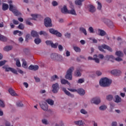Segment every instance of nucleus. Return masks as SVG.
Segmentation results:
<instances>
[{
    "label": "nucleus",
    "instance_id": "obj_62",
    "mask_svg": "<svg viewBox=\"0 0 126 126\" xmlns=\"http://www.w3.org/2000/svg\"><path fill=\"white\" fill-rule=\"evenodd\" d=\"M115 61H117V62H122V61H123V59L120 57H118L115 58Z\"/></svg>",
    "mask_w": 126,
    "mask_h": 126
},
{
    "label": "nucleus",
    "instance_id": "obj_45",
    "mask_svg": "<svg viewBox=\"0 0 126 126\" xmlns=\"http://www.w3.org/2000/svg\"><path fill=\"white\" fill-rule=\"evenodd\" d=\"M18 28L19 29H20L21 30H23L24 29V25H23V24H20L18 26Z\"/></svg>",
    "mask_w": 126,
    "mask_h": 126
},
{
    "label": "nucleus",
    "instance_id": "obj_2",
    "mask_svg": "<svg viewBox=\"0 0 126 126\" xmlns=\"http://www.w3.org/2000/svg\"><path fill=\"white\" fill-rule=\"evenodd\" d=\"M112 83L111 79H101L99 81V85L101 87H108Z\"/></svg>",
    "mask_w": 126,
    "mask_h": 126
},
{
    "label": "nucleus",
    "instance_id": "obj_26",
    "mask_svg": "<svg viewBox=\"0 0 126 126\" xmlns=\"http://www.w3.org/2000/svg\"><path fill=\"white\" fill-rule=\"evenodd\" d=\"M14 61H16V65L17 66H18V67H20V66H21V63H20V61L19 59L15 58Z\"/></svg>",
    "mask_w": 126,
    "mask_h": 126
},
{
    "label": "nucleus",
    "instance_id": "obj_14",
    "mask_svg": "<svg viewBox=\"0 0 126 126\" xmlns=\"http://www.w3.org/2000/svg\"><path fill=\"white\" fill-rule=\"evenodd\" d=\"M29 69H30L31 70H38V69H39V66L31 65L29 67Z\"/></svg>",
    "mask_w": 126,
    "mask_h": 126
},
{
    "label": "nucleus",
    "instance_id": "obj_49",
    "mask_svg": "<svg viewBox=\"0 0 126 126\" xmlns=\"http://www.w3.org/2000/svg\"><path fill=\"white\" fill-rule=\"evenodd\" d=\"M45 43L47 46H52V44H53V42L51 40H47Z\"/></svg>",
    "mask_w": 126,
    "mask_h": 126
},
{
    "label": "nucleus",
    "instance_id": "obj_25",
    "mask_svg": "<svg viewBox=\"0 0 126 126\" xmlns=\"http://www.w3.org/2000/svg\"><path fill=\"white\" fill-rule=\"evenodd\" d=\"M4 51L5 52H8L9 51H10L12 50V46H6L3 48Z\"/></svg>",
    "mask_w": 126,
    "mask_h": 126
},
{
    "label": "nucleus",
    "instance_id": "obj_7",
    "mask_svg": "<svg viewBox=\"0 0 126 126\" xmlns=\"http://www.w3.org/2000/svg\"><path fill=\"white\" fill-rule=\"evenodd\" d=\"M52 92L53 93L56 94L59 92L60 90V85L58 83H55L52 85Z\"/></svg>",
    "mask_w": 126,
    "mask_h": 126
},
{
    "label": "nucleus",
    "instance_id": "obj_16",
    "mask_svg": "<svg viewBox=\"0 0 126 126\" xmlns=\"http://www.w3.org/2000/svg\"><path fill=\"white\" fill-rule=\"evenodd\" d=\"M51 58L53 61H56V60H58V58H59V55L57 53H53L51 55Z\"/></svg>",
    "mask_w": 126,
    "mask_h": 126
},
{
    "label": "nucleus",
    "instance_id": "obj_56",
    "mask_svg": "<svg viewBox=\"0 0 126 126\" xmlns=\"http://www.w3.org/2000/svg\"><path fill=\"white\" fill-rule=\"evenodd\" d=\"M11 71L15 74H17V70H16V69H15L14 68H12L11 69Z\"/></svg>",
    "mask_w": 126,
    "mask_h": 126
},
{
    "label": "nucleus",
    "instance_id": "obj_57",
    "mask_svg": "<svg viewBox=\"0 0 126 126\" xmlns=\"http://www.w3.org/2000/svg\"><path fill=\"white\" fill-rule=\"evenodd\" d=\"M95 73L96 74V75H97V76H100L101 75H102V72H101V71L97 70L95 72Z\"/></svg>",
    "mask_w": 126,
    "mask_h": 126
},
{
    "label": "nucleus",
    "instance_id": "obj_27",
    "mask_svg": "<svg viewBox=\"0 0 126 126\" xmlns=\"http://www.w3.org/2000/svg\"><path fill=\"white\" fill-rule=\"evenodd\" d=\"M98 32L99 33L100 36H105L106 34V32H105V31L100 29L98 30Z\"/></svg>",
    "mask_w": 126,
    "mask_h": 126
},
{
    "label": "nucleus",
    "instance_id": "obj_41",
    "mask_svg": "<svg viewBox=\"0 0 126 126\" xmlns=\"http://www.w3.org/2000/svg\"><path fill=\"white\" fill-rule=\"evenodd\" d=\"M16 105L17 107H22L23 106V103L21 101H18L17 102Z\"/></svg>",
    "mask_w": 126,
    "mask_h": 126
},
{
    "label": "nucleus",
    "instance_id": "obj_38",
    "mask_svg": "<svg viewBox=\"0 0 126 126\" xmlns=\"http://www.w3.org/2000/svg\"><path fill=\"white\" fill-rule=\"evenodd\" d=\"M58 45H59V43H54L52 42L51 46L52 48H53L54 49H57L58 48Z\"/></svg>",
    "mask_w": 126,
    "mask_h": 126
},
{
    "label": "nucleus",
    "instance_id": "obj_39",
    "mask_svg": "<svg viewBox=\"0 0 126 126\" xmlns=\"http://www.w3.org/2000/svg\"><path fill=\"white\" fill-rule=\"evenodd\" d=\"M22 61H23V64H22L23 67L26 68V67H27V63L26 62V61H25V60H24V59H23Z\"/></svg>",
    "mask_w": 126,
    "mask_h": 126
},
{
    "label": "nucleus",
    "instance_id": "obj_6",
    "mask_svg": "<svg viewBox=\"0 0 126 126\" xmlns=\"http://www.w3.org/2000/svg\"><path fill=\"white\" fill-rule=\"evenodd\" d=\"M102 22H104L105 24H106L109 28H114V24L113 23V22L110 20L104 18L102 19Z\"/></svg>",
    "mask_w": 126,
    "mask_h": 126
},
{
    "label": "nucleus",
    "instance_id": "obj_11",
    "mask_svg": "<svg viewBox=\"0 0 126 126\" xmlns=\"http://www.w3.org/2000/svg\"><path fill=\"white\" fill-rule=\"evenodd\" d=\"M91 102L93 104H95V105H98V104H100L101 102V99H100V98L99 97H94L91 100Z\"/></svg>",
    "mask_w": 126,
    "mask_h": 126
},
{
    "label": "nucleus",
    "instance_id": "obj_12",
    "mask_svg": "<svg viewBox=\"0 0 126 126\" xmlns=\"http://www.w3.org/2000/svg\"><path fill=\"white\" fill-rule=\"evenodd\" d=\"M87 8L90 11V12H91L92 13H93L94 12H95L96 11V9L95 8V6H94L93 5L89 4L87 5Z\"/></svg>",
    "mask_w": 126,
    "mask_h": 126
},
{
    "label": "nucleus",
    "instance_id": "obj_32",
    "mask_svg": "<svg viewBox=\"0 0 126 126\" xmlns=\"http://www.w3.org/2000/svg\"><path fill=\"white\" fill-rule=\"evenodd\" d=\"M83 1H84V0H76L75 2L77 5H82Z\"/></svg>",
    "mask_w": 126,
    "mask_h": 126
},
{
    "label": "nucleus",
    "instance_id": "obj_40",
    "mask_svg": "<svg viewBox=\"0 0 126 126\" xmlns=\"http://www.w3.org/2000/svg\"><path fill=\"white\" fill-rule=\"evenodd\" d=\"M75 75L76 76H81V73H80V71L79 70H77L75 72Z\"/></svg>",
    "mask_w": 126,
    "mask_h": 126
},
{
    "label": "nucleus",
    "instance_id": "obj_15",
    "mask_svg": "<svg viewBox=\"0 0 126 126\" xmlns=\"http://www.w3.org/2000/svg\"><path fill=\"white\" fill-rule=\"evenodd\" d=\"M8 92L10 95H11V96H18L16 93H15V91H14V90H13V89L12 88L9 89Z\"/></svg>",
    "mask_w": 126,
    "mask_h": 126
},
{
    "label": "nucleus",
    "instance_id": "obj_60",
    "mask_svg": "<svg viewBox=\"0 0 126 126\" xmlns=\"http://www.w3.org/2000/svg\"><path fill=\"white\" fill-rule=\"evenodd\" d=\"M0 107H1L2 108H4V103H3V101L0 100Z\"/></svg>",
    "mask_w": 126,
    "mask_h": 126
},
{
    "label": "nucleus",
    "instance_id": "obj_42",
    "mask_svg": "<svg viewBox=\"0 0 126 126\" xmlns=\"http://www.w3.org/2000/svg\"><path fill=\"white\" fill-rule=\"evenodd\" d=\"M106 109H107V106L105 105H101L99 107V110H100V111H105Z\"/></svg>",
    "mask_w": 126,
    "mask_h": 126
},
{
    "label": "nucleus",
    "instance_id": "obj_33",
    "mask_svg": "<svg viewBox=\"0 0 126 126\" xmlns=\"http://www.w3.org/2000/svg\"><path fill=\"white\" fill-rule=\"evenodd\" d=\"M41 42H42V41L41 40V39H40V38H39V37L35 38L34 39V43L36 45H39V44H40V43H41Z\"/></svg>",
    "mask_w": 126,
    "mask_h": 126
},
{
    "label": "nucleus",
    "instance_id": "obj_3",
    "mask_svg": "<svg viewBox=\"0 0 126 126\" xmlns=\"http://www.w3.org/2000/svg\"><path fill=\"white\" fill-rule=\"evenodd\" d=\"M98 49L100 51V52H103V53H106V51L104 50L103 49L107 50L109 52H113L112 48L105 44L98 46Z\"/></svg>",
    "mask_w": 126,
    "mask_h": 126
},
{
    "label": "nucleus",
    "instance_id": "obj_46",
    "mask_svg": "<svg viewBox=\"0 0 126 126\" xmlns=\"http://www.w3.org/2000/svg\"><path fill=\"white\" fill-rule=\"evenodd\" d=\"M106 58V59H108V60H110V59H112V60H115V57L113 55H107Z\"/></svg>",
    "mask_w": 126,
    "mask_h": 126
},
{
    "label": "nucleus",
    "instance_id": "obj_54",
    "mask_svg": "<svg viewBox=\"0 0 126 126\" xmlns=\"http://www.w3.org/2000/svg\"><path fill=\"white\" fill-rule=\"evenodd\" d=\"M58 49L60 52H63V47L62 45H58Z\"/></svg>",
    "mask_w": 126,
    "mask_h": 126
},
{
    "label": "nucleus",
    "instance_id": "obj_8",
    "mask_svg": "<svg viewBox=\"0 0 126 126\" xmlns=\"http://www.w3.org/2000/svg\"><path fill=\"white\" fill-rule=\"evenodd\" d=\"M49 32L53 35H56L57 37H62V36H63V35L60 32L54 29H49Z\"/></svg>",
    "mask_w": 126,
    "mask_h": 126
},
{
    "label": "nucleus",
    "instance_id": "obj_48",
    "mask_svg": "<svg viewBox=\"0 0 126 126\" xmlns=\"http://www.w3.org/2000/svg\"><path fill=\"white\" fill-rule=\"evenodd\" d=\"M107 100H108V101H111V100H113V95H108L106 97Z\"/></svg>",
    "mask_w": 126,
    "mask_h": 126
},
{
    "label": "nucleus",
    "instance_id": "obj_4",
    "mask_svg": "<svg viewBox=\"0 0 126 126\" xmlns=\"http://www.w3.org/2000/svg\"><path fill=\"white\" fill-rule=\"evenodd\" d=\"M74 69V68L73 67H71L67 70L66 74L65 75L66 79H72V72Z\"/></svg>",
    "mask_w": 126,
    "mask_h": 126
},
{
    "label": "nucleus",
    "instance_id": "obj_13",
    "mask_svg": "<svg viewBox=\"0 0 126 126\" xmlns=\"http://www.w3.org/2000/svg\"><path fill=\"white\" fill-rule=\"evenodd\" d=\"M63 91V92H64L65 94H66V95H67V96H69V97H71V98H73V97H74V95H73V94H70V93L68 91H67V90H66V89H65V88H63L62 89Z\"/></svg>",
    "mask_w": 126,
    "mask_h": 126
},
{
    "label": "nucleus",
    "instance_id": "obj_43",
    "mask_svg": "<svg viewBox=\"0 0 126 126\" xmlns=\"http://www.w3.org/2000/svg\"><path fill=\"white\" fill-rule=\"evenodd\" d=\"M31 39V35L29 34H28L26 36V41L28 42V40H30Z\"/></svg>",
    "mask_w": 126,
    "mask_h": 126
},
{
    "label": "nucleus",
    "instance_id": "obj_18",
    "mask_svg": "<svg viewBox=\"0 0 126 126\" xmlns=\"http://www.w3.org/2000/svg\"><path fill=\"white\" fill-rule=\"evenodd\" d=\"M31 16H32V18H30V20H37V18L41 16L38 14H32Z\"/></svg>",
    "mask_w": 126,
    "mask_h": 126
},
{
    "label": "nucleus",
    "instance_id": "obj_1",
    "mask_svg": "<svg viewBox=\"0 0 126 126\" xmlns=\"http://www.w3.org/2000/svg\"><path fill=\"white\" fill-rule=\"evenodd\" d=\"M8 3L9 4V10L12 11L16 16H20L21 15V13L19 12L16 6H13L11 4V3H12V1L11 0H9L8 1Z\"/></svg>",
    "mask_w": 126,
    "mask_h": 126
},
{
    "label": "nucleus",
    "instance_id": "obj_9",
    "mask_svg": "<svg viewBox=\"0 0 126 126\" xmlns=\"http://www.w3.org/2000/svg\"><path fill=\"white\" fill-rule=\"evenodd\" d=\"M39 105L42 110H43V111H48V104H47V102L44 101L41 102H40Z\"/></svg>",
    "mask_w": 126,
    "mask_h": 126
},
{
    "label": "nucleus",
    "instance_id": "obj_22",
    "mask_svg": "<svg viewBox=\"0 0 126 126\" xmlns=\"http://www.w3.org/2000/svg\"><path fill=\"white\" fill-rule=\"evenodd\" d=\"M115 98L116 103H120V102H122V98L118 95H115Z\"/></svg>",
    "mask_w": 126,
    "mask_h": 126
},
{
    "label": "nucleus",
    "instance_id": "obj_29",
    "mask_svg": "<svg viewBox=\"0 0 126 126\" xmlns=\"http://www.w3.org/2000/svg\"><path fill=\"white\" fill-rule=\"evenodd\" d=\"M97 55H94L93 61H94L95 63H100V60L99 59L97 58Z\"/></svg>",
    "mask_w": 126,
    "mask_h": 126
},
{
    "label": "nucleus",
    "instance_id": "obj_44",
    "mask_svg": "<svg viewBox=\"0 0 126 126\" xmlns=\"http://www.w3.org/2000/svg\"><path fill=\"white\" fill-rule=\"evenodd\" d=\"M39 35H44V36H48V33H47L46 32L41 31L39 32Z\"/></svg>",
    "mask_w": 126,
    "mask_h": 126
},
{
    "label": "nucleus",
    "instance_id": "obj_37",
    "mask_svg": "<svg viewBox=\"0 0 126 126\" xmlns=\"http://www.w3.org/2000/svg\"><path fill=\"white\" fill-rule=\"evenodd\" d=\"M68 13H69L70 14H72L73 15H75V10L74 9H72L71 10H68Z\"/></svg>",
    "mask_w": 126,
    "mask_h": 126
},
{
    "label": "nucleus",
    "instance_id": "obj_24",
    "mask_svg": "<svg viewBox=\"0 0 126 126\" xmlns=\"http://www.w3.org/2000/svg\"><path fill=\"white\" fill-rule=\"evenodd\" d=\"M3 68L5 69V71H11V67H8V65H4L3 67Z\"/></svg>",
    "mask_w": 126,
    "mask_h": 126
},
{
    "label": "nucleus",
    "instance_id": "obj_21",
    "mask_svg": "<svg viewBox=\"0 0 126 126\" xmlns=\"http://www.w3.org/2000/svg\"><path fill=\"white\" fill-rule=\"evenodd\" d=\"M8 4L4 3L2 4V10H3L4 11H5V10H7V9H8Z\"/></svg>",
    "mask_w": 126,
    "mask_h": 126
},
{
    "label": "nucleus",
    "instance_id": "obj_59",
    "mask_svg": "<svg viewBox=\"0 0 126 126\" xmlns=\"http://www.w3.org/2000/svg\"><path fill=\"white\" fill-rule=\"evenodd\" d=\"M42 124H44V125H48V121H47V120L46 119H43L42 120Z\"/></svg>",
    "mask_w": 126,
    "mask_h": 126
},
{
    "label": "nucleus",
    "instance_id": "obj_58",
    "mask_svg": "<svg viewBox=\"0 0 126 126\" xmlns=\"http://www.w3.org/2000/svg\"><path fill=\"white\" fill-rule=\"evenodd\" d=\"M59 77L57 75H54L51 77V79H59Z\"/></svg>",
    "mask_w": 126,
    "mask_h": 126
},
{
    "label": "nucleus",
    "instance_id": "obj_10",
    "mask_svg": "<svg viewBox=\"0 0 126 126\" xmlns=\"http://www.w3.org/2000/svg\"><path fill=\"white\" fill-rule=\"evenodd\" d=\"M111 73L115 76H120V75L122 74V71L118 69H114L111 71Z\"/></svg>",
    "mask_w": 126,
    "mask_h": 126
},
{
    "label": "nucleus",
    "instance_id": "obj_20",
    "mask_svg": "<svg viewBox=\"0 0 126 126\" xmlns=\"http://www.w3.org/2000/svg\"><path fill=\"white\" fill-rule=\"evenodd\" d=\"M61 11L62 13H68V10H67L66 6L64 5L63 7L62 8Z\"/></svg>",
    "mask_w": 126,
    "mask_h": 126
},
{
    "label": "nucleus",
    "instance_id": "obj_51",
    "mask_svg": "<svg viewBox=\"0 0 126 126\" xmlns=\"http://www.w3.org/2000/svg\"><path fill=\"white\" fill-rule=\"evenodd\" d=\"M64 36L66 38H70V37H71V34H70V33L67 32V33H65Z\"/></svg>",
    "mask_w": 126,
    "mask_h": 126
},
{
    "label": "nucleus",
    "instance_id": "obj_5",
    "mask_svg": "<svg viewBox=\"0 0 126 126\" xmlns=\"http://www.w3.org/2000/svg\"><path fill=\"white\" fill-rule=\"evenodd\" d=\"M44 25L45 27H52L53 26L52 19L49 17L45 18L44 19Z\"/></svg>",
    "mask_w": 126,
    "mask_h": 126
},
{
    "label": "nucleus",
    "instance_id": "obj_36",
    "mask_svg": "<svg viewBox=\"0 0 126 126\" xmlns=\"http://www.w3.org/2000/svg\"><path fill=\"white\" fill-rule=\"evenodd\" d=\"M80 31H81V32H83L85 35H87V32L86 31V29H84V28H80Z\"/></svg>",
    "mask_w": 126,
    "mask_h": 126
},
{
    "label": "nucleus",
    "instance_id": "obj_47",
    "mask_svg": "<svg viewBox=\"0 0 126 126\" xmlns=\"http://www.w3.org/2000/svg\"><path fill=\"white\" fill-rule=\"evenodd\" d=\"M102 8V4H101V3L100 2H97V9H98V10H101Z\"/></svg>",
    "mask_w": 126,
    "mask_h": 126
},
{
    "label": "nucleus",
    "instance_id": "obj_55",
    "mask_svg": "<svg viewBox=\"0 0 126 126\" xmlns=\"http://www.w3.org/2000/svg\"><path fill=\"white\" fill-rule=\"evenodd\" d=\"M80 112L82 114H83L84 115H86L87 114V111H86L85 109H82L81 110Z\"/></svg>",
    "mask_w": 126,
    "mask_h": 126
},
{
    "label": "nucleus",
    "instance_id": "obj_61",
    "mask_svg": "<svg viewBox=\"0 0 126 126\" xmlns=\"http://www.w3.org/2000/svg\"><path fill=\"white\" fill-rule=\"evenodd\" d=\"M89 39L90 40H92L93 43H97V42H98V40H97V39H92V38H91V37L89 38Z\"/></svg>",
    "mask_w": 126,
    "mask_h": 126
},
{
    "label": "nucleus",
    "instance_id": "obj_34",
    "mask_svg": "<svg viewBox=\"0 0 126 126\" xmlns=\"http://www.w3.org/2000/svg\"><path fill=\"white\" fill-rule=\"evenodd\" d=\"M61 83L62 84H67L68 85H70V84L69 82H68V81L65 79L61 80Z\"/></svg>",
    "mask_w": 126,
    "mask_h": 126
},
{
    "label": "nucleus",
    "instance_id": "obj_28",
    "mask_svg": "<svg viewBox=\"0 0 126 126\" xmlns=\"http://www.w3.org/2000/svg\"><path fill=\"white\" fill-rule=\"evenodd\" d=\"M0 41H2V42H6V41H7V38L1 34H0Z\"/></svg>",
    "mask_w": 126,
    "mask_h": 126
},
{
    "label": "nucleus",
    "instance_id": "obj_17",
    "mask_svg": "<svg viewBox=\"0 0 126 126\" xmlns=\"http://www.w3.org/2000/svg\"><path fill=\"white\" fill-rule=\"evenodd\" d=\"M31 35L33 38H37V37H39V34L38 32L35 31H32L31 32Z\"/></svg>",
    "mask_w": 126,
    "mask_h": 126
},
{
    "label": "nucleus",
    "instance_id": "obj_63",
    "mask_svg": "<svg viewBox=\"0 0 126 126\" xmlns=\"http://www.w3.org/2000/svg\"><path fill=\"white\" fill-rule=\"evenodd\" d=\"M98 58L101 59V60H103V59H104V55H103V54H99L98 55Z\"/></svg>",
    "mask_w": 126,
    "mask_h": 126
},
{
    "label": "nucleus",
    "instance_id": "obj_35",
    "mask_svg": "<svg viewBox=\"0 0 126 126\" xmlns=\"http://www.w3.org/2000/svg\"><path fill=\"white\" fill-rule=\"evenodd\" d=\"M73 49L74 51L76 52V53H80V52H81V49L80 48L77 46H74Z\"/></svg>",
    "mask_w": 126,
    "mask_h": 126
},
{
    "label": "nucleus",
    "instance_id": "obj_50",
    "mask_svg": "<svg viewBox=\"0 0 126 126\" xmlns=\"http://www.w3.org/2000/svg\"><path fill=\"white\" fill-rule=\"evenodd\" d=\"M26 24H27V25H30V26H33V24H32V23H31V22H30L29 20H26Z\"/></svg>",
    "mask_w": 126,
    "mask_h": 126
},
{
    "label": "nucleus",
    "instance_id": "obj_52",
    "mask_svg": "<svg viewBox=\"0 0 126 126\" xmlns=\"http://www.w3.org/2000/svg\"><path fill=\"white\" fill-rule=\"evenodd\" d=\"M5 63H6V61L5 60L0 61V66H2V65H4V64H5Z\"/></svg>",
    "mask_w": 126,
    "mask_h": 126
},
{
    "label": "nucleus",
    "instance_id": "obj_64",
    "mask_svg": "<svg viewBox=\"0 0 126 126\" xmlns=\"http://www.w3.org/2000/svg\"><path fill=\"white\" fill-rule=\"evenodd\" d=\"M52 5L53 6H57V5H58V2L56 1H53L52 2Z\"/></svg>",
    "mask_w": 126,
    "mask_h": 126
},
{
    "label": "nucleus",
    "instance_id": "obj_53",
    "mask_svg": "<svg viewBox=\"0 0 126 126\" xmlns=\"http://www.w3.org/2000/svg\"><path fill=\"white\" fill-rule=\"evenodd\" d=\"M88 31H89L90 33H94V29H93L92 27H89Z\"/></svg>",
    "mask_w": 126,
    "mask_h": 126
},
{
    "label": "nucleus",
    "instance_id": "obj_30",
    "mask_svg": "<svg viewBox=\"0 0 126 126\" xmlns=\"http://www.w3.org/2000/svg\"><path fill=\"white\" fill-rule=\"evenodd\" d=\"M115 54L117 57H124V53L121 51H117Z\"/></svg>",
    "mask_w": 126,
    "mask_h": 126
},
{
    "label": "nucleus",
    "instance_id": "obj_19",
    "mask_svg": "<svg viewBox=\"0 0 126 126\" xmlns=\"http://www.w3.org/2000/svg\"><path fill=\"white\" fill-rule=\"evenodd\" d=\"M77 92L80 95H84V94H85V91L82 89H79L78 90H77Z\"/></svg>",
    "mask_w": 126,
    "mask_h": 126
},
{
    "label": "nucleus",
    "instance_id": "obj_31",
    "mask_svg": "<svg viewBox=\"0 0 126 126\" xmlns=\"http://www.w3.org/2000/svg\"><path fill=\"white\" fill-rule=\"evenodd\" d=\"M75 124L78 126H84V123L82 121H75Z\"/></svg>",
    "mask_w": 126,
    "mask_h": 126
},
{
    "label": "nucleus",
    "instance_id": "obj_23",
    "mask_svg": "<svg viewBox=\"0 0 126 126\" xmlns=\"http://www.w3.org/2000/svg\"><path fill=\"white\" fill-rule=\"evenodd\" d=\"M46 102L49 104V105H50L51 106H53L54 105V101L51 98H48L46 100Z\"/></svg>",
    "mask_w": 126,
    "mask_h": 126
}]
</instances>
